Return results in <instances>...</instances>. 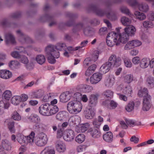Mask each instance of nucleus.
<instances>
[{"label": "nucleus", "mask_w": 154, "mask_h": 154, "mask_svg": "<svg viewBox=\"0 0 154 154\" xmlns=\"http://www.w3.org/2000/svg\"><path fill=\"white\" fill-rule=\"evenodd\" d=\"M112 66L109 63L106 62L103 64L100 67V71L102 74H104L108 72L111 69Z\"/></svg>", "instance_id": "nucleus-23"}, {"label": "nucleus", "mask_w": 154, "mask_h": 154, "mask_svg": "<svg viewBox=\"0 0 154 154\" xmlns=\"http://www.w3.org/2000/svg\"><path fill=\"white\" fill-rule=\"evenodd\" d=\"M112 66L117 67L121 64V59L120 57H117L115 54L112 55L107 62Z\"/></svg>", "instance_id": "nucleus-9"}, {"label": "nucleus", "mask_w": 154, "mask_h": 154, "mask_svg": "<svg viewBox=\"0 0 154 154\" xmlns=\"http://www.w3.org/2000/svg\"><path fill=\"white\" fill-rule=\"evenodd\" d=\"M119 123L121 127L123 129H127L128 128L127 124L123 121H121L119 122Z\"/></svg>", "instance_id": "nucleus-64"}, {"label": "nucleus", "mask_w": 154, "mask_h": 154, "mask_svg": "<svg viewBox=\"0 0 154 154\" xmlns=\"http://www.w3.org/2000/svg\"><path fill=\"white\" fill-rule=\"evenodd\" d=\"M2 145L3 148L6 150H10L11 148V143L6 139L2 140Z\"/></svg>", "instance_id": "nucleus-29"}, {"label": "nucleus", "mask_w": 154, "mask_h": 154, "mask_svg": "<svg viewBox=\"0 0 154 154\" xmlns=\"http://www.w3.org/2000/svg\"><path fill=\"white\" fill-rule=\"evenodd\" d=\"M103 121V118L100 116H99L98 117V119H94L93 122V125L95 127L98 128Z\"/></svg>", "instance_id": "nucleus-37"}, {"label": "nucleus", "mask_w": 154, "mask_h": 154, "mask_svg": "<svg viewBox=\"0 0 154 154\" xmlns=\"http://www.w3.org/2000/svg\"><path fill=\"white\" fill-rule=\"evenodd\" d=\"M138 94L140 97H143V98H144L145 97H148V96H150L148 94L147 89L145 88L139 90L138 92Z\"/></svg>", "instance_id": "nucleus-39"}, {"label": "nucleus", "mask_w": 154, "mask_h": 154, "mask_svg": "<svg viewBox=\"0 0 154 154\" xmlns=\"http://www.w3.org/2000/svg\"><path fill=\"white\" fill-rule=\"evenodd\" d=\"M12 96L11 92L8 90L5 91L4 92L2 95V98L3 99H5L6 100V101L7 100H8ZM9 103V102L8 101Z\"/></svg>", "instance_id": "nucleus-38"}, {"label": "nucleus", "mask_w": 154, "mask_h": 154, "mask_svg": "<svg viewBox=\"0 0 154 154\" xmlns=\"http://www.w3.org/2000/svg\"><path fill=\"white\" fill-rule=\"evenodd\" d=\"M149 60L146 58H143L140 62V66L142 68H147L149 65Z\"/></svg>", "instance_id": "nucleus-35"}, {"label": "nucleus", "mask_w": 154, "mask_h": 154, "mask_svg": "<svg viewBox=\"0 0 154 154\" xmlns=\"http://www.w3.org/2000/svg\"><path fill=\"white\" fill-rule=\"evenodd\" d=\"M50 105L48 103H45L42 105L39 108V113L44 116H49Z\"/></svg>", "instance_id": "nucleus-12"}, {"label": "nucleus", "mask_w": 154, "mask_h": 154, "mask_svg": "<svg viewBox=\"0 0 154 154\" xmlns=\"http://www.w3.org/2000/svg\"><path fill=\"white\" fill-rule=\"evenodd\" d=\"M128 2L132 7L138 8L140 11L146 12L149 9V6L146 4L142 3L140 4L135 0H128Z\"/></svg>", "instance_id": "nucleus-7"}, {"label": "nucleus", "mask_w": 154, "mask_h": 154, "mask_svg": "<svg viewBox=\"0 0 154 154\" xmlns=\"http://www.w3.org/2000/svg\"><path fill=\"white\" fill-rule=\"evenodd\" d=\"M88 132L92 137L94 138H99L101 136V133L98 129L91 128L88 130Z\"/></svg>", "instance_id": "nucleus-24"}, {"label": "nucleus", "mask_w": 154, "mask_h": 154, "mask_svg": "<svg viewBox=\"0 0 154 154\" xmlns=\"http://www.w3.org/2000/svg\"><path fill=\"white\" fill-rule=\"evenodd\" d=\"M19 60L21 62L24 64H27L29 62L27 57L24 55H21Z\"/></svg>", "instance_id": "nucleus-57"}, {"label": "nucleus", "mask_w": 154, "mask_h": 154, "mask_svg": "<svg viewBox=\"0 0 154 154\" xmlns=\"http://www.w3.org/2000/svg\"><path fill=\"white\" fill-rule=\"evenodd\" d=\"M66 112L64 111H62L59 112L56 115V118L57 120L61 121L63 119L65 116Z\"/></svg>", "instance_id": "nucleus-47"}, {"label": "nucleus", "mask_w": 154, "mask_h": 154, "mask_svg": "<svg viewBox=\"0 0 154 154\" xmlns=\"http://www.w3.org/2000/svg\"><path fill=\"white\" fill-rule=\"evenodd\" d=\"M125 82L128 84H130L133 81H137V79L135 78L133 75L131 74L126 75L124 77Z\"/></svg>", "instance_id": "nucleus-33"}, {"label": "nucleus", "mask_w": 154, "mask_h": 154, "mask_svg": "<svg viewBox=\"0 0 154 154\" xmlns=\"http://www.w3.org/2000/svg\"><path fill=\"white\" fill-rule=\"evenodd\" d=\"M17 34L19 36V40L22 43L28 42L30 40V38L28 36L24 35L20 30L17 31Z\"/></svg>", "instance_id": "nucleus-21"}, {"label": "nucleus", "mask_w": 154, "mask_h": 154, "mask_svg": "<svg viewBox=\"0 0 154 154\" xmlns=\"http://www.w3.org/2000/svg\"><path fill=\"white\" fill-rule=\"evenodd\" d=\"M8 125L10 132L11 133H15L16 130L14 126V122L13 121H9L8 122Z\"/></svg>", "instance_id": "nucleus-41"}, {"label": "nucleus", "mask_w": 154, "mask_h": 154, "mask_svg": "<svg viewBox=\"0 0 154 154\" xmlns=\"http://www.w3.org/2000/svg\"><path fill=\"white\" fill-rule=\"evenodd\" d=\"M20 98V96H14L11 100L12 103L14 105H17L19 102L21 101Z\"/></svg>", "instance_id": "nucleus-51"}, {"label": "nucleus", "mask_w": 154, "mask_h": 154, "mask_svg": "<svg viewBox=\"0 0 154 154\" xmlns=\"http://www.w3.org/2000/svg\"><path fill=\"white\" fill-rule=\"evenodd\" d=\"M90 9L98 16L102 17L106 15L108 18L112 20H115L116 18V13L113 12H105L104 11L99 9L95 5L91 6Z\"/></svg>", "instance_id": "nucleus-3"}, {"label": "nucleus", "mask_w": 154, "mask_h": 154, "mask_svg": "<svg viewBox=\"0 0 154 154\" xmlns=\"http://www.w3.org/2000/svg\"><path fill=\"white\" fill-rule=\"evenodd\" d=\"M146 84L149 88L154 87V78L152 76L148 77L146 80Z\"/></svg>", "instance_id": "nucleus-36"}, {"label": "nucleus", "mask_w": 154, "mask_h": 154, "mask_svg": "<svg viewBox=\"0 0 154 154\" xmlns=\"http://www.w3.org/2000/svg\"><path fill=\"white\" fill-rule=\"evenodd\" d=\"M20 64V63L17 61L12 60L9 63V65L10 67H11L12 66L14 65L15 66H18Z\"/></svg>", "instance_id": "nucleus-62"}, {"label": "nucleus", "mask_w": 154, "mask_h": 154, "mask_svg": "<svg viewBox=\"0 0 154 154\" xmlns=\"http://www.w3.org/2000/svg\"><path fill=\"white\" fill-rule=\"evenodd\" d=\"M125 121L128 126L133 127L134 126H138L140 125V122H137L134 120L126 119Z\"/></svg>", "instance_id": "nucleus-31"}, {"label": "nucleus", "mask_w": 154, "mask_h": 154, "mask_svg": "<svg viewBox=\"0 0 154 154\" xmlns=\"http://www.w3.org/2000/svg\"><path fill=\"white\" fill-rule=\"evenodd\" d=\"M35 135V133L32 131L29 135L26 137H24L20 135L17 136L16 140L22 146H24L28 143L30 145H32L33 143Z\"/></svg>", "instance_id": "nucleus-5"}, {"label": "nucleus", "mask_w": 154, "mask_h": 154, "mask_svg": "<svg viewBox=\"0 0 154 154\" xmlns=\"http://www.w3.org/2000/svg\"><path fill=\"white\" fill-rule=\"evenodd\" d=\"M134 14L136 18L140 20H144L146 18V16L144 13L138 11L135 12Z\"/></svg>", "instance_id": "nucleus-42"}, {"label": "nucleus", "mask_w": 154, "mask_h": 154, "mask_svg": "<svg viewBox=\"0 0 154 154\" xmlns=\"http://www.w3.org/2000/svg\"><path fill=\"white\" fill-rule=\"evenodd\" d=\"M129 39V36L125 32L119 34L114 32H111L107 35L106 42L108 46L112 47L115 45H119L120 43L125 44Z\"/></svg>", "instance_id": "nucleus-1"}, {"label": "nucleus", "mask_w": 154, "mask_h": 154, "mask_svg": "<svg viewBox=\"0 0 154 154\" xmlns=\"http://www.w3.org/2000/svg\"><path fill=\"white\" fill-rule=\"evenodd\" d=\"M142 43L139 40L137 39L133 40L128 42L125 45L124 48L126 50H129L135 47L140 46L141 45Z\"/></svg>", "instance_id": "nucleus-10"}, {"label": "nucleus", "mask_w": 154, "mask_h": 154, "mask_svg": "<svg viewBox=\"0 0 154 154\" xmlns=\"http://www.w3.org/2000/svg\"><path fill=\"white\" fill-rule=\"evenodd\" d=\"M115 81L114 76L113 75H110L105 81V85L107 87H111L114 83Z\"/></svg>", "instance_id": "nucleus-27"}, {"label": "nucleus", "mask_w": 154, "mask_h": 154, "mask_svg": "<svg viewBox=\"0 0 154 154\" xmlns=\"http://www.w3.org/2000/svg\"><path fill=\"white\" fill-rule=\"evenodd\" d=\"M6 43L7 45L9 44H14L15 42V39L14 36L10 33L6 34L5 35Z\"/></svg>", "instance_id": "nucleus-20"}, {"label": "nucleus", "mask_w": 154, "mask_h": 154, "mask_svg": "<svg viewBox=\"0 0 154 154\" xmlns=\"http://www.w3.org/2000/svg\"><path fill=\"white\" fill-rule=\"evenodd\" d=\"M10 104L5 100L0 101V115H2L5 112V110L8 109L10 106Z\"/></svg>", "instance_id": "nucleus-16"}, {"label": "nucleus", "mask_w": 154, "mask_h": 154, "mask_svg": "<svg viewBox=\"0 0 154 154\" xmlns=\"http://www.w3.org/2000/svg\"><path fill=\"white\" fill-rule=\"evenodd\" d=\"M83 27V24L82 23H80L77 24L75 26L73 29V31L75 32L77 31H78L81 29Z\"/></svg>", "instance_id": "nucleus-55"}, {"label": "nucleus", "mask_w": 154, "mask_h": 154, "mask_svg": "<svg viewBox=\"0 0 154 154\" xmlns=\"http://www.w3.org/2000/svg\"><path fill=\"white\" fill-rule=\"evenodd\" d=\"M49 45L53 46L54 50L58 51V50L61 51L63 50H64L66 48V45L64 43H59L57 44L56 46L51 45Z\"/></svg>", "instance_id": "nucleus-32"}, {"label": "nucleus", "mask_w": 154, "mask_h": 154, "mask_svg": "<svg viewBox=\"0 0 154 154\" xmlns=\"http://www.w3.org/2000/svg\"><path fill=\"white\" fill-rule=\"evenodd\" d=\"M84 114L86 118L91 119L94 116L95 113L91 109H89L85 111Z\"/></svg>", "instance_id": "nucleus-30"}, {"label": "nucleus", "mask_w": 154, "mask_h": 154, "mask_svg": "<svg viewBox=\"0 0 154 154\" xmlns=\"http://www.w3.org/2000/svg\"><path fill=\"white\" fill-rule=\"evenodd\" d=\"M56 147L57 151L60 152H63L66 149L65 145L62 142H57Z\"/></svg>", "instance_id": "nucleus-28"}, {"label": "nucleus", "mask_w": 154, "mask_h": 154, "mask_svg": "<svg viewBox=\"0 0 154 154\" xmlns=\"http://www.w3.org/2000/svg\"><path fill=\"white\" fill-rule=\"evenodd\" d=\"M121 22L124 26H128L131 23V20L128 17L124 16L121 18Z\"/></svg>", "instance_id": "nucleus-45"}, {"label": "nucleus", "mask_w": 154, "mask_h": 154, "mask_svg": "<svg viewBox=\"0 0 154 154\" xmlns=\"http://www.w3.org/2000/svg\"><path fill=\"white\" fill-rule=\"evenodd\" d=\"M49 109V116L55 114L59 111L58 107L55 105H50Z\"/></svg>", "instance_id": "nucleus-34"}, {"label": "nucleus", "mask_w": 154, "mask_h": 154, "mask_svg": "<svg viewBox=\"0 0 154 154\" xmlns=\"http://www.w3.org/2000/svg\"><path fill=\"white\" fill-rule=\"evenodd\" d=\"M21 101L25 102L28 99V97L27 95L23 94L20 96Z\"/></svg>", "instance_id": "nucleus-63"}, {"label": "nucleus", "mask_w": 154, "mask_h": 154, "mask_svg": "<svg viewBox=\"0 0 154 154\" xmlns=\"http://www.w3.org/2000/svg\"><path fill=\"white\" fill-rule=\"evenodd\" d=\"M72 94L69 91H66L62 93L60 97V101L63 103H66L71 98Z\"/></svg>", "instance_id": "nucleus-13"}, {"label": "nucleus", "mask_w": 154, "mask_h": 154, "mask_svg": "<svg viewBox=\"0 0 154 154\" xmlns=\"http://www.w3.org/2000/svg\"><path fill=\"white\" fill-rule=\"evenodd\" d=\"M80 122V117L76 115L71 117L68 120L69 123L72 126H78L79 125Z\"/></svg>", "instance_id": "nucleus-14"}, {"label": "nucleus", "mask_w": 154, "mask_h": 154, "mask_svg": "<svg viewBox=\"0 0 154 154\" xmlns=\"http://www.w3.org/2000/svg\"><path fill=\"white\" fill-rule=\"evenodd\" d=\"M75 137L74 131L71 129H69L66 131V133L63 136L64 139L67 141H72Z\"/></svg>", "instance_id": "nucleus-17"}, {"label": "nucleus", "mask_w": 154, "mask_h": 154, "mask_svg": "<svg viewBox=\"0 0 154 154\" xmlns=\"http://www.w3.org/2000/svg\"><path fill=\"white\" fill-rule=\"evenodd\" d=\"M102 74L96 73H94L90 79V81L92 84H96L99 82L102 78Z\"/></svg>", "instance_id": "nucleus-15"}, {"label": "nucleus", "mask_w": 154, "mask_h": 154, "mask_svg": "<svg viewBox=\"0 0 154 154\" xmlns=\"http://www.w3.org/2000/svg\"><path fill=\"white\" fill-rule=\"evenodd\" d=\"M134 103L133 101L130 102L125 107L126 110L129 112H131L133 111L134 107Z\"/></svg>", "instance_id": "nucleus-43"}, {"label": "nucleus", "mask_w": 154, "mask_h": 154, "mask_svg": "<svg viewBox=\"0 0 154 154\" xmlns=\"http://www.w3.org/2000/svg\"><path fill=\"white\" fill-rule=\"evenodd\" d=\"M36 60L38 64L42 65L45 63V59L44 55H38L36 57Z\"/></svg>", "instance_id": "nucleus-40"}, {"label": "nucleus", "mask_w": 154, "mask_h": 154, "mask_svg": "<svg viewBox=\"0 0 154 154\" xmlns=\"http://www.w3.org/2000/svg\"><path fill=\"white\" fill-rule=\"evenodd\" d=\"M125 94L127 95L131 96V94L132 92V88L131 86L130 85L126 87L124 89Z\"/></svg>", "instance_id": "nucleus-56"}, {"label": "nucleus", "mask_w": 154, "mask_h": 154, "mask_svg": "<svg viewBox=\"0 0 154 154\" xmlns=\"http://www.w3.org/2000/svg\"><path fill=\"white\" fill-rule=\"evenodd\" d=\"M52 99V97L50 94L45 95L43 98V101L45 102H49L51 101Z\"/></svg>", "instance_id": "nucleus-59"}, {"label": "nucleus", "mask_w": 154, "mask_h": 154, "mask_svg": "<svg viewBox=\"0 0 154 154\" xmlns=\"http://www.w3.org/2000/svg\"><path fill=\"white\" fill-rule=\"evenodd\" d=\"M11 55L14 58L19 59L21 55L19 54V53L17 51H14L12 52L11 53Z\"/></svg>", "instance_id": "nucleus-61"}, {"label": "nucleus", "mask_w": 154, "mask_h": 154, "mask_svg": "<svg viewBox=\"0 0 154 154\" xmlns=\"http://www.w3.org/2000/svg\"><path fill=\"white\" fill-rule=\"evenodd\" d=\"M90 125L88 123H85L82 124L80 127V130L82 132H85L89 127Z\"/></svg>", "instance_id": "nucleus-58"}, {"label": "nucleus", "mask_w": 154, "mask_h": 154, "mask_svg": "<svg viewBox=\"0 0 154 154\" xmlns=\"http://www.w3.org/2000/svg\"><path fill=\"white\" fill-rule=\"evenodd\" d=\"M125 32L129 36H134L136 32V29L135 27L132 25L127 26L124 29Z\"/></svg>", "instance_id": "nucleus-19"}, {"label": "nucleus", "mask_w": 154, "mask_h": 154, "mask_svg": "<svg viewBox=\"0 0 154 154\" xmlns=\"http://www.w3.org/2000/svg\"><path fill=\"white\" fill-rule=\"evenodd\" d=\"M82 105L79 102L71 101L67 105V109L69 112L72 114H77L82 110Z\"/></svg>", "instance_id": "nucleus-4"}, {"label": "nucleus", "mask_w": 154, "mask_h": 154, "mask_svg": "<svg viewBox=\"0 0 154 154\" xmlns=\"http://www.w3.org/2000/svg\"><path fill=\"white\" fill-rule=\"evenodd\" d=\"M79 89L81 91L86 93L89 92L93 89L92 87L85 84H81L79 86Z\"/></svg>", "instance_id": "nucleus-26"}, {"label": "nucleus", "mask_w": 154, "mask_h": 154, "mask_svg": "<svg viewBox=\"0 0 154 154\" xmlns=\"http://www.w3.org/2000/svg\"><path fill=\"white\" fill-rule=\"evenodd\" d=\"M75 140L79 143H81L85 140V135L83 134H80L76 137Z\"/></svg>", "instance_id": "nucleus-50"}, {"label": "nucleus", "mask_w": 154, "mask_h": 154, "mask_svg": "<svg viewBox=\"0 0 154 154\" xmlns=\"http://www.w3.org/2000/svg\"><path fill=\"white\" fill-rule=\"evenodd\" d=\"M40 154H55V151L54 149H49L48 147H46L41 152Z\"/></svg>", "instance_id": "nucleus-46"}, {"label": "nucleus", "mask_w": 154, "mask_h": 154, "mask_svg": "<svg viewBox=\"0 0 154 154\" xmlns=\"http://www.w3.org/2000/svg\"><path fill=\"white\" fill-rule=\"evenodd\" d=\"M98 97L99 95L97 94L91 95L89 100V105L90 106L94 107L96 105Z\"/></svg>", "instance_id": "nucleus-18"}, {"label": "nucleus", "mask_w": 154, "mask_h": 154, "mask_svg": "<svg viewBox=\"0 0 154 154\" xmlns=\"http://www.w3.org/2000/svg\"><path fill=\"white\" fill-rule=\"evenodd\" d=\"M75 97H78V98H81L82 100L84 102H86L88 100V98L87 96L85 95H84L82 96V95L80 93L77 92L75 93L74 94Z\"/></svg>", "instance_id": "nucleus-52"}, {"label": "nucleus", "mask_w": 154, "mask_h": 154, "mask_svg": "<svg viewBox=\"0 0 154 154\" xmlns=\"http://www.w3.org/2000/svg\"><path fill=\"white\" fill-rule=\"evenodd\" d=\"M148 97H145L143 99L142 109L143 111H148L151 106V96H148Z\"/></svg>", "instance_id": "nucleus-11"}, {"label": "nucleus", "mask_w": 154, "mask_h": 154, "mask_svg": "<svg viewBox=\"0 0 154 154\" xmlns=\"http://www.w3.org/2000/svg\"><path fill=\"white\" fill-rule=\"evenodd\" d=\"M143 26L146 28H152L154 26L153 23L150 21H145L143 23Z\"/></svg>", "instance_id": "nucleus-53"}, {"label": "nucleus", "mask_w": 154, "mask_h": 154, "mask_svg": "<svg viewBox=\"0 0 154 154\" xmlns=\"http://www.w3.org/2000/svg\"><path fill=\"white\" fill-rule=\"evenodd\" d=\"M124 63L125 66L127 67H131L132 66V63L130 60L128 58H125L124 60Z\"/></svg>", "instance_id": "nucleus-60"}, {"label": "nucleus", "mask_w": 154, "mask_h": 154, "mask_svg": "<svg viewBox=\"0 0 154 154\" xmlns=\"http://www.w3.org/2000/svg\"><path fill=\"white\" fill-rule=\"evenodd\" d=\"M103 94L106 98L111 99L113 96V93L111 91L107 90L103 93Z\"/></svg>", "instance_id": "nucleus-44"}, {"label": "nucleus", "mask_w": 154, "mask_h": 154, "mask_svg": "<svg viewBox=\"0 0 154 154\" xmlns=\"http://www.w3.org/2000/svg\"><path fill=\"white\" fill-rule=\"evenodd\" d=\"M99 53V52L98 51H94L92 55L91 58L87 57L85 59L83 62V66L86 67L92 62H95L98 58Z\"/></svg>", "instance_id": "nucleus-8"}, {"label": "nucleus", "mask_w": 154, "mask_h": 154, "mask_svg": "<svg viewBox=\"0 0 154 154\" xmlns=\"http://www.w3.org/2000/svg\"><path fill=\"white\" fill-rule=\"evenodd\" d=\"M120 9L122 13H124L130 17H131L133 15L130 13L129 9L126 7H122Z\"/></svg>", "instance_id": "nucleus-54"}, {"label": "nucleus", "mask_w": 154, "mask_h": 154, "mask_svg": "<svg viewBox=\"0 0 154 154\" xmlns=\"http://www.w3.org/2000/svg\"><path fill=\"white\" fill-rule=\"evenodd\" d=\"M12 118L15 120L20 121L21 119L20 115L16 111L14 112L11 115Z\"/></svg>", "instance_id": "nucleus-48"}, {"label": "nucleus", "mask_w": 154, "mask_h": 154, "mask_svg": "<svg viewBox=\"0 0 154 154\" xmlns=\"http://www.w3.org/2000/svg\"><path fill=\"white\" fill-rule=\"evenodd\" d=\"M48 139L47 135L43 132L38 134L35 139V143L38 146H43L47 143Z\"/></svg>", "instance_id": "nucleus-6"}, {"label": "nucleus", "mask_w": 154, "mask_h": 154, "mask_svg": "<svg viewBox=\"0 0 154 154\" xmlns=\"http://www.w3.org/2000/svg\"><path fill=\"white\" fill-rule=\"evenodd\" d=\"M103 139L106 142L108 143H111L113 140V135L111 131H109L103 135Z\"/></svg>", "instance_id": "nucleus-25"}, {"label": "nucleus", "mask_w": 154, "mask_h": 154, "mask_svg": "<svg viewBox=\"0 0 154 154\" xmlns=\"http://www.w3.org/2000/svg\"><path fill=\"white\" fill-rule=\"evenodd\" d=\"M12 73L8 70L4 69L0 70V77L5 79H9L12 76Z\"/></svg>", "instance_id": "nucleus-22"}, {"label": "nucleus", "mask_w": 154, "mask_h": 154, "mask_svg": "<svg viewBox=\"0 0 154 154\" xmlns=\"http://www.w3.org/2000/svg\"><path fill=\"white\" fill-rule=\"evenodd\" d=\"M54 47L48 45L45 48V52L48 55V59L49 63L53 64L55 63V58H58L60 57L59 52L54 49Z\"/></svg>", "instance_id": "nucleus-2"}, {"label": "nucleus", "mask_w": 154, "mask_h": 154, "mask_svg": "<svg viewBox=\"0 0 154 154\" xmlns=\"http://www.w3.org/2000/svg\"><path fill=\"white\" fill-rule=\"evenodd\" d=\"M65 132V130L63 128H58L57 131V138H60L63 136Z\"/></svg>", "instance_id": "nucleus-49"}]
</instances>
